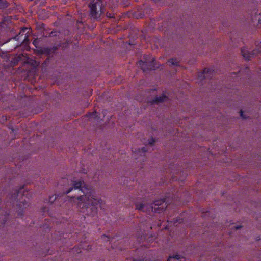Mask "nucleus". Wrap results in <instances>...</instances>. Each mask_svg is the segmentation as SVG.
Segmentation results:
<instances>
[{"label":"nucleus","mask_w":261,"mask_h":261,"mask_svg":"<svg viewBox=\"0 0 261 261\" xmlns=\"http://www.w3.org/2000/svg\"><path fill=\"white\" fill-rule=\"evenodd\" d=\"M145 61L140 60L138 62L139 65L143 71L154 70L159 67L154 58L152 56H144Z\"/></svg>","instance_id":"20e7f679"},{"label":"nucleus","mask_w":261,"mask_h":261,"mask_svg":"<svg viewBox=\"0 0 261 261\" xmlns=\"http://www.w3.org/2000/svg\"><path fill=\"white\" fill-rule=\"evenodd\" d=\"M77 207L81 211L85 213V210L87 215H95L97 213L98 206H100V202L95 198L91 193L76 197Z\"/></svg>","instance_id":"f257e3e1"},{"label":"nucleus","mask_w":261,"mask_h":261,"mask_svg":"<svg viewBox=\"0 0 261 261\" xmlns=\"http://www.w3.org/2000/svg\"><path fill=\"white\" fill-rule=\"evenodd\" d=\"M28 194V191H25L24 186H22L19 189H15L11 193L9 194V200L7 201L6 206L9 205L15 207L16 203L17 207L21 210V212L18 213V215H21L22 210L28 206V202L25 199H23Z\"/></svg>","instance_id":"f03ea898"},{"label":"nucleus","mask_w":261,"mask_h":261,"mask_svg":"<svg viewBox=\"0 0 261 261\" xmlns=\"http://www.w3.org/2000/svg\"><path fill=\"white\" fill-rule=\"evenodd\" d=\"M181 222H182V220H181V221H180V220H179V221H178V220H177V219H176V221H174V223H177V222L181 223Z\"/></svg>","instance_id":"c85d7f7f"},{"label":"nucleus","mask_w":261,"mask_h":261,"mask_svg":"<svg viewBox=\"0 0 261 261\" xmlns=\"http://www.w3.org/2000/svg\"><path fill=\"white\" fill-rule=\"evenodd\" d=\"M241 227V226H240V225L236 226H235V229L238 230V229H240Z\"/></svg>","instance_id":"cd10ccee"},{"label":"nucleus","mask_w":261,"mask_h":261,"mask_svg":"<svg viewBox=\"0 0 261 261\" xmlns=\"http://www.w3.org/2000/svg\"><path fill=\"white\" fill-rule=\"evenodd\" d=\"M106 15L108 18H114V14L113 13L107 12Z\"/></svg>","instance_id":"b1692460"},{"label":"nucleus","mask_w":261,"mask_h":261,"mask_svg":"<svg viewBox=\"0 0 261 261\" xmlns=\"http://www.w3.org/2000/svg\"><path fill=\"white\" fill-rule=\"evenodd\" d=\"M136 208L139 211L145 212L147 211V206L141 203L135 204Z\"/></svg>","instance_id":"2eb2a0df"},{"label":"nucleus","mask_w":261,"mask_h":261,"mask_svg":"<svg viewBox=\"0 0 261 261\" xmlns=\"http://www.w3.org/2000/svg\"><path fill=\"white\" fill-rule=\"evenodd\" d=\"M240 116L243 118V119H246V118L244 116V115H243V111L242 110H240Z\"/></svg>","instance_id":"bb28decb"},{"label":"nucleus","mask_w":261,"mask_h":261,"mask_svg":"<svg viewBox=\"0 0 261 261\" xmlns=\"http://www.w3.org/2000/svg\"><path fill=\"white\" fill-rule=\"evenodd\" d=\"M213 71L209 68H205L202 72L198 73V76L200 79L210 78L212 79L213 76Z\"/></svg>","instance_id":"1a4fd4ad"},{"label":"nucleus","mask_w":261,"mask_h":261,"mask_svg":"<svg viewBox=\"0 0 261 261\" xmlns=\"http://www.w3.org/2000/svg\"><path fill=\"white\" fill-rule=\"evenodd\" d=\"M169 204V203L167 200V199L163 198L154 201L151 205V208L152 211H153V209H154L155 212L160 213V211L165 210Z\"/></svg>","instance_id":"39448f33"},{"label":"nucleus","mask_w":261,"mask_h":261,"mask_svg":"<svg viewBox=\"0 0 261 261\" xmlns=\"http://www.w3.org/2000/svg\"><path fill=\"white\" fill-rule=\"evenodd\" d=\"M170 258H175L177 260H181V259L184 258L181 255L177 254L173 256L172 257H170Z\"/></svg>","instance_id":"4be33fe9"},{"label":"nucleus","mask_w":261,"mask_h":261,"mask_svg":"<svg viewBox=\"0 0 261 261\" xmlns=\"http://www.w3.org/2000/svg\"><path fill=\"white\" fill-rule=\"evenodd\" d=\"M26 60L27 57L24 54L21 53L16 55L15 56H13L11 58V65L15 66L21 61L25 62Z\"/></svg>","instance_id":"6e6552de"},{"label":"nucleus","mask_w":261,"mask_h":261,"mask_svg":"<svg viewBox=\"0 0 261 261\" xmlns=\"http://www.w3.org/2000/svg\"><path fill=\"white\" fill-rule=\"evenodd\" d=\"M89 15L93 19H98L105 12V5L101 0H92L89 4Z\"/></svg>","instance_id":"7ed1b4c3"},{"label":"nucleus","mask_w":261,"mask_h":261,"mask_svg":"<svg viewBox=\"0 0 261 261\" xmlns=\"http://www.w3.org/2000/svg\"><path fill=\"white\" fill-rule=\"evenodd\" d=\"M57 48L56 46L46 47L40 48L39 51L41 54L49 55L51 53H54L57 50Z\"/></svg>","instance_id":"9d476101"},{"label":"nucleus","mask_w":261,"mask_h":261,"mask_svg":"<svg viewBox=\"0 0 261 261\" xmlns=\"http://www.w3.org/2000/svg\"><path fill=\"white\" fill-rule=\"evenodd\" d=\"M86 116L89 118H96L98 116V115L97 112L96 111H94L92 113L89 112L87 113Z\"/></svg>","instance_id":"a211bd4d"},{"label":"nucleus","mask_w":261,"mask_h":261,"mask_svg":"<svg viewBox=\"0 0 261 261\" xmlns=\"http://www.w3.org/2000/svg\"><path fill=\"white\" fill-rule=\"evenodd\" d=\"M168 63L171 64L172 65L174 66H179V61L178 59L176 58H172L168 60Z\"/></svg>","instance_id":"dca6fc26"},{"label":"nucleus","mask_w":261,"mask_h":261,"mask_svg":"<svg viewBox=\"0 0 261 261\" xmlns=\"http://www.w3.org/2000/svg\"><path fill=\"white\" fill-rule=\"evenodd\" d=\"M154 142H155V140L153 138H151L149 139L148 144H150V145H152L154 143Z\"/></svg>","instance_id":"393cba45"},{"label":"nucleus","mask_w":261,"mask_h":261,"mask_svg":"<svg viewBox=\"0 0 261 261\" xmlns=\"http://www.w3.org/2000/svg\"><path fill=\"white\" fill-rule=\"evenodd\" d=\"M10 214V211L9 210L6 211L5 212V215L3 216V217L2 218V220H0V225H4L6 223V222L8 220V219L9 218V216Z\"/></svg>","instance_id":"ddd939ff"},{"label":"nucleus","mask_w":261,"mask_h":261,"mask_svg":"<svg viewBox=\"0 0 261 261\" xmlns=\"http://www.w3.org/2000/svg\"><path fill=\"white\" fill-rule=\"evenodd\" d=\"M8 7V3L6 0H0V9L6 8Z\"/></svg>","instance_id":"6ab92c4d"},{"label":"nucleus","mask_w":261,"mask_h":261,"mask_svg":"<svg viewBox=\"0 0 261 261\" xmlns=\"http://www.w3.org/2000/svg\"><path fill=\"white\" fill-rule=\"evenodd\" d=\"M241 52L243 57L246 60H249L254 55L261 53V42L258 43V48L256 49L253 50L251 53L248 51L245 48H242Z\"/></svg>","instance_id":"423d86ee"},{"label":"nucleus","mask_w":261,"mask_h":261,"mask_svg":"<svg viewBox=\"0 0 261 261\" xmlns=\"http://www.w3.org/2000/svg\"><path fill=\"white\" fill-rule=\"evenodd\" d=\"M168 99L167 96L162 95L161 96L156 97L152 100L153 103H160L165 101Z\"/></svg>","instance_id":"f8f14e48"},{"label":"nucleus","mask_w":261,"mask_h":261,"mask_svg":"<svg viewBox=\"0 0 261 261\" xmlns=\"http://www.w3.org/2000/svg\"><path fill=\"white\" fill-rule=\"evenodd\" d=\"M258 24L261 25V15L259 14L257 16Z\"/></svg>","instance_id":"a878e982"},{"label":"nucleus","mask_w":261,"mask_h":261,"mask_svg":"<svg viewBox=\"0 0 261 261\" xmlns=\"http://www.w3.org/2000/svg\"><path fill=\"white\" fill-rule=\"evenodd\" d=\"M138 151L139 153H144L147 151L146 150V147H143L141 148V149H139Z\"/></svg>","instance_id":"5701e85b"},{"label":"nucleus","mask_w":261,"mask_h":261,"mask_svg":"<svg viewBox=\"0 0 261 261\" xmlns=\"http://www.w3.org/2000/svg\"><path fill=\"white\" fill-rule=\"evenodd\" d=\"M29 30L30 29L27 27L22 28L18 34V38L20 37H22L21 40L23 39V40H28V38L29 36L28 34L29 33Z\"/></svg>","instance_id":"9b49d317"},{"label":"nucleus","mask_w":261,"mask_h":261,"mask_svg":"<svg viewBox=\"0 0 261 261\" xmlns=\"http://www.w3.org/2000/svg\"><path fill=\"white\" fill-rule=\"evenodd\" d=\"M58 198V196L56 197V196L53 195L51 196H50L49 197L48 201L49 202H50V203H53V202Z\"/></svg>","instance_id":"aec40b11"},{"label":"nucleus","mask_w":261,"mask_h":261,"mask_svg":"<svg viewBox=\"0 0 261 261\" xmlns=\"http://www.w3.org/2000/svg\"><path fill=\"white\" fill-rule=\"evenodd\" d=\"M82 182L79 181H75L73 184V186L70 188L68 190H67L66 192L64 193V194H67L70 193L72 190H79L81 191L84 193H85V191H88V188L85 186H82Z\"/></svg>","instance_id":"0eeeda50"},{"label":"nucleus","mask_w":261,"mask_h":261,"mask_svg":"<svg viewBox=\"0 0 261 261\" xmlns=\"http://www.w3.org/2000/svg\"><path fill=\"white\" fill-rule=\"evenodd\" d=\"M39 41H40L38 39H35L33 40L32 44L34 45V46L37 48L39 43Z\"/></svg>","instance_id":"412c9836"},{"label":"nucleus","mask_w":261,"mask_h":261,"mask_svg":"<svg viewBox=\"0 0 261 261\" xmlns=\"http://www.w3.org/2000/svg\"><path fill=\"white\" fill-rule=\"evenodd\" d=\"M114 239V237H112L110 236H106V235H102L101 236V239L106 241H109L110 242H112L113 240Z\"/></svg>","instance_id":"f3484780"},{"label":"nucleus","mask_w":261,"mask_h":261,"mask_svg":"<svg viewBox=\"0 0 261 261\" xmlns=\"http://www.w3.org/2000/svg\"><path fill=\"white\" fill-rule=\"evenodd\" d=\"M14 39L15 40H17V42H18V44H17L16 46V47H18L19 45H20L21 44H28V42H29V39L28 38V40H21L22 39V37H19L18 38V35H16L14 38Z\"/></svg>","instance_id":"4468645a"}]
</instances>
